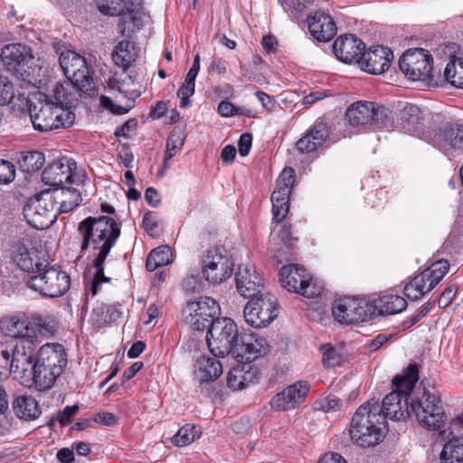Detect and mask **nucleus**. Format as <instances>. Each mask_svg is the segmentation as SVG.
I'll use <instances>...</instances> for the list:
<instances>
[{
    "label": "nucleus",
    "mask_w": 463,
    "mask_h": 463,
    "mask_svg": "<svg viewBox=\"0 0 463 463\" xmlns=\"http://www.w3.org/2000/svg\"><path fill=\"white\" fill-rule=\"evenodd\" d=\"M233 262L224 249L215 247L206 250L203 258V278L213 285L221 284L232 274Z\"/></svg>",
    "instance_id": "obj_14"
},
{
    "label": "nucleus",
    "mask_w": 463,
    "mask_h": 463,
    "mask_svg": "<svg viewBox=\"0 0 463 463\" xmlns=\"http://www.w3.org/2000/svg\"><path fill=\"white\" fill-rule=\"evenodd\" d=\"M289 190L275 188L271 194L273 219L276 222H281L289 210Z\"/></svg>",
    "instance_id": "obj_36"
},
{
    "label": "nucleus",
    "mask_w": 463,
    "mask_h": 463,
    "mask_svg": "<svg viewBox=\"0 0 463 463\" xmlns=\"http://www.w3.org/2000/svg\"><path fill=\"white\" fill-rule=\"evenodd\" d=\"M62 200L60 203V212L69 213L78 206L81 201L80 193L74 188L62 190Z\"/></svg>",
    "instance_id": "obj_44"
},
{
    "label": "nucleus",
    "mask_w": 463,
    "mask_h": 463,
    "mask_svg": "<svg viewBox=\"0 0 463 463\" xmlns=\"http://www.w3.org/2000/svg\"><path fill=\"white\" fill-rule=\"evenodd\" d=\"M387 432V423L382 415L379 399L372 398L362 404L353 415L349 435L351 439L363 448L377 445Z\"/></svg>",
    "instance_id": "obj_2"
},
{
    "label": "nucleus",
    "mask_w": 463,
    "mask_h": 463,
    "mask_svg": "<svg viewBox=\"0 0 463 463\" xmlns=\"http://www.w3.org/2000/svg\"><path fill=\"white\" fill-rule=\"evenodd\" d=\"M241 341V346L238 354L244 356L246 360H255L268 351L269 345L266 340L254 333L242 335Z\"/></svg>",
    "instance_id": "obj_30"
},
{
    "label": "nucleus",
    "mask_w": 463,
    "mask_h": 463,
    "mask_svg": "<svg viewBox=\"0 0 463 463\" xmlns=\"http://www.w3.org/2000/svg\"><path fill=\"white\" fill-rule=\"evenodd\" d=\"M250 381V373L245 372L244 368L240 366L232 368L227 375V385L234 391L245 388Z\"/></svg>",
    "instance_id": "obj_42"
},
{
    "label": "nucleus",
    "mask_w": 463,
    "mask_h": 463,
    "mask_svg": "<svg viewBox=\"0 0 463 463\" xmlns=\"http://www.w3.org/2000/svg\"><path fill=\"white\" fill-rule=\"evenodd\" d=\"M318 463H347L346 460L337 453H328L324 455Z\"/></svg>",
    "instance_id": "obj_64"
},
{
    "label": "nucleus",
    "mask_w": 463,
    "mask_h": 463,
    "mask_svg": "<svg viewBox=\"0 0 463 463\" xmlns=\"http://www.w3.org/2000/svg\"><path fill=\"white\" fill-rule=\"evenodd\" d=\"M100 101H101V104L107 108V109H110L112 112L116 113V114H125L127 113L129 109H130V105H128V108H125V106H117L113 103L112 99L109 97H106V96H101L100 97Z\"/></svg>",
    "instance_id": "obj_59"
},
{
    "label": "nucleus",
    "mask_w": 463,
    "mask_h": 463,
    "mask_svg": "<svg viewBox=\"0 0 463 463\" xmlns=\"http://www.w3.org/2000/svg\"><path fill=\"white\" fill-rule=\"evenodd\" d=\"M0 328L11 337L20 338L18 343L35 345L42 337L52 334L53 328L43 317L26 318L24 317H6L0 320Z\"/></svg>",
    "instance_id": "obj_6"
},
{
    "label": "nucleus",
    "mask_w": 463,
    "mask_h": 463,
    "mask_svg": "<svg viewBox=\"0 0 463 463\" xmlns=\"http://www.w3.org/2000/svg\"><path fill=\"white\" fill-rule=\"evenodd\" d=\"M15 177L14 165L6 160H0V184H8Z\"/></svg>",
    "instance_id": "obj_51"
},
{
    "label": "nucleus",
    "mask_w": 463,
    "mask_h": 463,
    "mask_svg": "<svg viewBox=\"0 0 463 463\" xmlns=\"http://www.w3.org/2000/svg\"><path fill=\"white\" fill-rule=\"evenodd\" d=\"M124 0H98V8L103 14L117 16L124 14Z\"/></svg>",
    "instance_id": "obj_45"
},
{
    "label": "nucleus",
    "mask_w": 463,
    "mask_h": 463,
    "mask_svg": "<svg viewBox=\"0 0 463 463\" xmlns=\"http://www.w3.org/2000/svg\"><path fill=\"white\" fill-rule=\"evenodd\" d=\"M402 72L411 80H429L432 72V56L424 49L408 50L399 60Z\"/></svg>",
    "instance_id": "obj_17"
},
{
    "label": "nucleus",
    "mask_w": 463,
    "mask_h": 463,
    "mask_svg": "<svg viewBox=\"0 0 463 463\" xmlns=\"http://www.w3.org/2000/svg\"><path fill=\"white\" fill-rule=\"evenodd\" d=\"M59 61L71 83L83 92L92 89L93 79L84 57L73 51L68 50L61 53Z\"/></svg>",
    "instance_id": "obj_13"
},
{
    "label": "nucleus",
    "mask_w": 463,
    "mask_h": 463,
    "mask_svg": "<svg viewBox=\"0 0 463 463\" xmlns=\"http://www.w3.org/2000/svg\"><path fill=\"white\" fill-rule=\"evenodd\" d=\"M411 415L419 424L428 430L438 431L440 437L452 435V430L445 429L447 416L440 397L430 389L423 387L411 396Z\"/></svg>",
    "instance_id": "obj_4"
},
{
    "label": "nucleus",
    "mask_w": 463,
    "mask_h": 463,
    "mask_svg": "<svg viewBox=\"0 0 463 463\" xmlns=\"http://www.w3.org/2000/svg\"><path fill=\"white\" fill-rule=\"evenodd\" d=\"M236 288L245 298L264 293V279L251 265H241L235 276Z\"/></svg>",
    "instance_id": "obj_20"
},
{
    "label": "nucleus",
    "mask_w": 463,
    "mask_h": 463,
    "mask_svg": "<svg viewBox=\"0 0 463 463\" xmlns=\"http://www.w3.org/2000/svg\"><path fill=\"white\" fill-rule=\"evenodd\" d=\"M14 345L0 343V367L6 368L9 365L14 354Z\"/></svg>",
    "instance_id": "obj_56"
},
{
    "label": "nucleus",
    "mask_w": 463,
    "mask_h": 463,
    "mask_svg": "<svg viewBox=\"0 0 463 463\" xmlns=\"http://www.w3.org/2000/svg\"><path fill=\"white\" fill-rule=\"evenodd\" d=\"M137 53L134 44L129 41H121L115 46L112 59L116 65L126 71L136 60Z\"/></svg>",
    "instance_id": "obj_38"
},
{
    "label": "nucleus",
    "mask_w": 463,
    "mask_h": 463,
    "mask_svg": "<svg viewBox=\"0 0 463 463\" xmlns=\"http://www.w3.org/2000/svg\"><path fill=\"white\" fill-rule=\"evenodd\" d=\"M209 349L214 357H225L238 345L236 324L228 317L215 318L206 335Z\"/></svg>",
    "instance_id": "obj_9"
},
{
    "label": "nucleus",
    "mask_w": 463,
    "mask_h": 463,
    "mask_svg": "<svg viewBox=\"0 0 463 463\" xmlns=\"http://www.w3.org/2000/svg\"><path fill=\"white\" fill-rule=\"evenodd\" d=\"M457 289V286L454 285L446 288L438 300L439 307L441 308L447 307L454 299Z\"/></svg>",
    "instance_id": "obj_55"
},
{
    "label": "nucleus",
    "mask_w": 463,
    "mask_h": 463,
    "mask_svg": "<svg viewBox=\"0 0 463 463\" xmlns=\"http://www.w3.org/2000/svg\"><path fill=\"white\" fill-rule=\"evenodd\" d=\"M23 213L27 222L37 230L49 228L57 218L52 199L43 194L30 198Z\"/></svg>",
    "instance_id": "obj_16"
},
{
    "label": "nucleus",
    "mask_w": 463,
    "mask_h": 463,
    "mask_svg": "<svg viewBox=\"0 0 463 463\" xmlns=\"http://www.w3.org/2000/svg\"><path fill=\"white\" fill-rule=\"evenodd\" d=\"M222 373V365L213 357L202 356L197 359L195 374L202 383L219 378Z\"/></svg>",
    "instance_id": "obj_32"
},
{
    "label": "nucleus",
    "mask_w": 463,
    "mask_h": 463,
    "mask_svg": "<svg viewBox=\"0 0 463 463\" xmlns=\"http://www.w3.org/2000/svg\"><path fill=\"white\" fill-rule=\"evenodd\" d=\"M129 82H126L125 80H121L117 78L116 76L113 78H110L109 80V87L111 90L118 91L120 94H128L131 93L135 96H137L134 90H130L128 88Z\"/></svg>",
    "instance_id": "obj_54"
},
{
    "label": "nucleus",
    "mask_w": 463,
    "mask_h": 463,
    "mask_svg": "<svg viewBox=\"0 0 463 463\" xmlns=\"http://www.w3.org/2000/svg\"><path fill=\"white\" fill-rule=\"evenodd\" d=\"M247 324L260 328L269 325L278 316L276 298L269 293L250 298L243 309Z\"/></svg>",
    "instance_id": "obj_12"
},
{
    "label": "nucleus",
    "mask_w": 463,
    "mask_h": 463,
    "mask_svg": "<svg viewBox=\"0 0 463 463\" xmlns=\"http://www.w3.org/2000/svg\"><path fill=\"white\" fill-rule=\"evenodd\" d=\"M393 53L391 49L383 46H373L363 53L360 64L364 71L371 74H382L392 63Z\"/></svg>",
    "instance_id": "obj_24"
},
{
    "label": "nucleus",
    "mask_w": 463,
    "mask_h": 463,
    "mask_svg": "<svg viewBox=\"0 0 463 463\" xmlns=\"http://www.w3.org/2000/svg\"><path fill=\"white\" fill-rule=\"evenodd\" d=\"M407 307L406 300L398 295H385L375 301V308L382 316L394 315L402 312Z\"/></svg>",
    "instance_id": "obj_35"
},
{
    "label": "nucleus",
    "mask_w": 463,
    "mask_h": 463,
    "mask_svg": "<svg viewBox=\"0 0 463 463\" xmlns=\"http://www.w3.org/2000/svg\"><path fill=\"white\" fill-rule=\"evenodd\" d=\"M295 172L292 168H285L277 180L276 188L289 190L291 192L295 182Z\"/></svg>",
    "instance_id": "obj_50"
},
{
    "label": "nucleus",
    "mask_w": 463,
    "mask_h": 463,
    "mask_svg": "<svg viewBox=\"0 0 463 463\" xmlns=\"http://www.w3.org/2000/svg\"><path fill=\"white\" fill-rule=\"evenodd\" d=\"M124 12L126 11L132 20L133 14L137 13L142 8V0H128L127 3H123Z\"/></svg>",
    "instance_id": "obj_63"
},
{
    "label": "nucleus",
    "mask_w": 463,
    "mask_h": 463,
    "mask_svg": "<svg viewBox=\"0 0 463 463\" xmlns=\"http://www.w3.org/2000/svg\"><path fill=\"white\" fill-rule=\"evenodd\" d=\"M364 49V43L353 34L340 36L333 44L335 57L345 63H359Z\"/></svg>",
    "instance_id": "obj_23"
},
{
    "label": "nucleus",
    "mask_w": 463,
    "mask_h": 463,
    "mask_svg": "<svg viewBox=\"0 0 463 463\" xmlns=\"http://www.w3.org/2000/svg\"><path fill=\"white\" fill-rule=\"evenodd\" d=\"M75 163L67 158L53 161L42 174L43 182L50 186H62L73 182L72 167Z\"/></svg>",
    "instance_id": "obj_25"
},
{
    "label": "nucleus",
    "mask_w": 463,
    "mask_h": 463,
    "mask_svg": "<svg viewBox=\"0 0 463 463\" xmlns=\"http://www.w3.org/2000/svg\"><path fill=\"white\" fill-rule=\"evenodd\" d=\"M388 115V109L384 107L375 106L373 103L372 117H370V127L382 128L385 125Z\"/></svg>",
    "instance_id": "obj_49"
},
{
    "label": "nucleus",
    "mask_w": 463,
    "mask_h": 463,
    "mask_svg": "<svg viewBox=\"0 0 463 463\" xmlns=\"http://www.w3.org/2000/svg\"><path fill=\"white\" fill-rule=\"evenodd\" d=\"M449 268V264L445 260H439L432 263L406 284L403 290L404 295L412 301L420 299L439 283L448 272Z\"/></svg>",
    "instance_id": "obj_11"
},
{
    "label": "nucleus",
    "mask_w": 463,
    "mask_h": 463,
    "mask_svg": "<svg viewBox=\"0 0 463 463\" xmlns=\"http://www.w3.org/2000/svg\"><path fill=\"white\" fill-rule=\"evenodd\" d=\"M30 118L33 128L42 132L69 128L75 120L74 113L62 106L48 102L47 97L30 108Z\"/></svg>",
    "instance_id": "obj_7"
},
{
    "label": "nucleus",
    "mask_w": 463,
    "mask_h": 463,
    "mask_svg": "<svg viewBox=\"0 0 463 463\" xmlns=\"http://www.w3.org/2000/svg\"><path fill=\"white\" fill-rule=\"evenodd\" d=\"M143 227L151 236L157 234L158 224L155 213L147 212L144 214Z\"/></svg>",
    "instance_id": "obj_53"
},
{
    "label": "nucleus",
    "mask_w": 463,
    "mask_h": 463,
    "mask_svg": "<svg viewBox=\"0 0 463 463\" xmlns=\"http://www.w3.org/2000/svg\"><path fill=\"white\" fill-rule=\"evenodd\" d=\"M309 391V384L299 381L278 393L271 400V406L276 410L288 411L304 401Z\"/></svg>",
    "instance_id": "obj_26"
},
{
    "label": "nucleus",
    "mask_w": 463,
    "mask_h": 463,
    "mask_svg": "<svg viewBox=\"0 0 463 463\" xmlns=\"http://www.w3.org/2000/svg\"><path fill=\"white\" fill-rule=\"evenodd\" d=\"M281 285L290 292L300 294L306 298L317 295L315 287L311 284V276L299 265L283 266L279 271Z\"/></svg>",
    "instance_id": "obj_19"
},
{
    "label": "nucleus",
    "mask_w": 463,
    "mask_h": 463,
    "mask_svg": "<svg viewBox=\"0 0 463 463\" xmlns=\"http://www.w3.org/2000/svg\"><path fill=\"white\" fill-rule=\"evenodd\" d=\"M14 414L23 420H32L40 417L42 411L38 402L32 396H17L13 402Z\"/></svg>",
    "instance_id": "obj_31"
},
{
    "label": "nucleus",
    "mask_w": 463,
    "mask_h": 463,
    "mask_svg": "<svg viewBox=\"0 0 463 463\" xmlns=\"http://www.w3.org/2000/svg\"><path fill=\"white\" fill-rule=\"evenodd\" d=\"M442 438L449 439L440 453L442 463H463V438L455 437L453 433Z\"/></svg>",
    "instance_id": "obj_34"
},
{
    "label": "nucleus",
    "mask_w": 463,
    "mask_h": 463,
    "mask_svg": "<svg viewBox=\"0 0 463 463\" xmlns=\"http://www.w3.org/2000/svg\"><path fill=\"white\" fill-rule=\"evenodd\" d=\"M219 304L210 297L201 298L197 301L188 302L183 310L186 324L194 330L211 327L214 317L219 315Z\"/></svg>",
    "instance_id": "obj_15"
},
{
    "label": "nucleus",
    "mask_w": 463,
    "mask_h": 463,
    "mask_svg": "<svg viewBox=\"0 0 463 463\" xmlns=\"http://www.w3.org/2000/svg\"><path fill=\"white\" fill-rule=\"evenodd\" d=\"M422 119V111L414 104L405 105L399 113V124L407 131L415 130Z\"/></svg>",
    "instance_id": "obj_37"
},
{
    "label": "nucleus",
    "mask_w": 463,
    "mask_h": 463,
    "mask_svg": "<svg viewBox=\"0 0 463 463\" xmlns=\"http://www.w3.org/2000/svg\"><path fill=\"white\" fill-rule=\"evenodd\" d=\"M14 98V90L12 81L5 76H0V105L11 103Z\"/></svg>",
    "instance_id": "obj_48"
},
{
    "label": "nucleus",
    "mask_w": 463,
    "mask_h": 463,
    "mask_svg": "<svg viewBox=\"0 0 463 463\" xmlns=\"http://www.w3.org/2000/svg\"><path fill=\"white\" fill-rule=\"evenodd\" d=\"M373 102L358 101L350 105L345 118L354 127L366 128L372 117Z\"/></svg>",
    "instance_id": "obj_33"
},
{
    "label": "nucleus",
    "mask_w": 463,
    "mask_h": 463,
    "mask_svg": "<svg viewBox=\"0 0 463 463\" xmlns=\"http://www.w3.org/2000/svg\"><path fill=\"white\" fill-rule=\"evenodd\" d=\"M328 136L327 126L324 123H317L297 142L296 146L301 153L313 152L327 139Z\"/></svg>",
    "instance_id": "obj_29"
},
{
    "label": "nucleus",
    "mask_w": 463,
    "mask_h": 463,
    "mask_svg": "<svg viewBox=\"0 0 463 463\" xmlns=\"http://www.w3.org/2000/svg\"><path fill=\"white\" fill-rule=\"evenodd\" d=\"M340 403L341 402L336 396L329 395L322 401L321 408L326 411H335L339 408Z\"/></svg>",
    "instance_id": "obj_62"
},
{
    "label": "nucleus",
    "mask_w": 463,
    "mask_h": 463,
    "mask_svg": "<svg viewBox=\"0 0 463 463\" xmlns=\"http://www.w3.org/2000/svg\"><path fill=\"white\" fill-rule=\"evenodd\" d=\"M94 421L103 424L105 426H111L116 424L117 418L113 413L102 411L94 416Z\"/></svg>",
    "instance_id": "obj_60"
},
{
    "label": "nucleus",
    "mask_w": 463,
    "mask_h": 463,
    "mask_svg": "<svg viewBox=\"0 0 463 463\" xmlns=\"http://www.w3.org/2000/svg\"><path fill=\"white\" fill-rule=\"evenodd\" d=\"M71 82L57 83L52 90V96H46L48 99V102H52L57 106H62L65 108L68 104L71 103V99L69 98V94L67 92V86H70Z\"/></svg>",
    "instance_id": "obj_46"
},
{
    "label": "nucleus",
    "mask_w": 463,
    "mask_h": 463,
    "mask_svg": "<svg viewBox=\"0 0 463 463\" xmlns=\"http://www.w3.org/2000/svg\"><path fill=\"white\" fill-rule=\"evenodd\" d=\"M34 346L17 343L13 348L14 354L8 365L14 377L28 387L34 383V364H33Z\"/></svg>",
    "instance_id": "obj_18"
},
{
    "label": "nucleus",
    "mask_w": 463,
    "mask_h": 463,
    "mask_svg": "<svg viewBox=\"0 0 463 463\" xmlns=\"http://www.w3.org/2000/svg\"><path fill=\"white\" fill-rule=\"evenodd\" d=\"M27 286L47 298H58L65 294L71 287V278L55 266L45 261L43 269L32 276Z\"/></svg>",
    "instance_id": "obj_8"
},
{
    "label": "nucleus",
    "mask_w": 463,
    "mask_h": 463,
    "mask_svg": "<svg viewBox=\"0 0 463 463\" xmlns=\"http://www.w3.org/2000/svg\"><path fill=\"white\" fill-rule=\"evenodd\" d=\"M308 30L312 36L320 42L330 41L336 33L334 20L328 14L316 12L307 18Z\"/></svg>",
    "instance_id": "obj_28"
},
{
    "label": "nucleus",
    "mask_w": 463,
    "mask_h": 463,
    "mask_svg": "<svg viewBox=\"0 0 463 463\" xmlns=\"http://www.w3.org/2000/svg\"><path fill=\"white\" fill-rule=\"evenodd\" d=\"M172 261V252L168 246H160L154 249L147 256L146 267L148 271L165 266Z\"/></svg>",
    "instance_id": "obj_39"
},
{
    "label": "nucleus",
    "mask_w": 463,
    "mask_h": 463,
    "mask_svg": "<svg viewBox=\"0 0 463 463\" xmlns=\"http://www.w3.org/2000/svg\"><path fill=\"white\" fill-rule=\"evenodd\" d=\"M419 380L417 364H410L401 374L392 379L393 391L387 394L380 405L381 413L392 420H405L411 416V396Z\"/></svg>",
    "instance_id": "obj_3"
},
{
    "label": "nucleus",
    "mask_w": 463,
    "mask_h": 463,
    "mask_svg": "<svg viewBox=\"0 0 463 463\" xmlns=\"http://www.w3.org/2000/svg\"><path fill=\"white\" fill-rule=\"evenodd\" d=\"M332 315L341 324L364 322L369 317L364 303L350 298L335 301L332 307Z\"/></svg>",
    "instance_id": "obj_21"
},
{
    "label": "nucleus",
    "mask_w": 463,
    "mask_h": 463,
    "mask_svg": "<svg viewBox=\"0 0 463 463\" xmlns=\"http://www.w3.org/2000/svg\"><path fill=\"white\" fill-rule=\"evenodd\" d=\"M251 143L252 136L250 133H244L241 136L238 142V147L239 153L241 156H246L250 153Z\"/></svg>",
    "instance_id": "obj_57"
},
{
    "label": "nucleus",
    "mask_w": 463,
    "mask_h": 463,
    "mask_svg": "<svg viewBox=\"0 0 463 463\" xmlns=\"http://www.w3.org/2000/svg\"><path fill=\"white\" fill-rule=\"evenodd\" d=\"M392 336V335L380 334L376 335L368 345V348L371 352H374L378 350L381 346H383L388 340Z\"/></svg>",
    "instance_id": "obj_61"
},
{
    "label": "nucleus",
    "mask_w": 463,
    "mask_h": 463,
    "mask_svg": "<svg viewBox=\"0 0 463 463\" xmlns=\"http://www.w3.org/2000/svg\"><path fill=\"white\" fill-rule=\"evenodd\" d=\"M184 138L180 132H172L167 138L165 161L170 160L178 151L181 150Z\"/></svg>",
    "instance_id": "obj_47"
},
{
    "label": "nucleus",
    "mask_w": 463,
    "mask_h": 463,
    "mask_svg": "<svg viewBox=\"0 0 463 463\" xmlns=\"http://www.w3.org/2000/svg\"><path fill=\"white\" fill-rule=\"evenodd\" d=\"M12 259L21 269L32 274L43 269V264L45 262L41 259L38 250L31 247V241L25 239L14 245Z\"/></svg>",
    "instance_id": "obj_22"
},
{
    "label": "nucleus",
    "mask_w": 463,
    "mask_h": 463,
    "mask_svg": "<svg viewBox=\"0 0 463 463\" xmlns=\"http://www.w3.org/2000/svg\"><path fill=\"white\" fill-rule=\"evenodd\" d=\"M79 411L78 405L66 406L58 415V420L61 425H67L71 422V418Z\"/></svg>",
    "instance_id": "obj_58"
},
{
    "label": "nucleus",
    "mask_w": 463,
    "mask_h": 463,
    "mask_svg": "<svg viewBox=\"0 0 463 463\" xmlns=\"http://www.w3.org/2000/svg\"><path fill=\"white\" fill-rule=\"evenodd\" d=\"M2 61L6 70L24 81L32 82L36 71L32 49L22 43L5 46L1 52Z\"/></svg>",
    "instance_id": "obj_10"
},
{
    "label": "nucleus",
    "mask_w": 463,
    "mask_h": 463,
    "mask_svg": "<svg viewBox=\"0 0 463 463\" xmlns=\"http://www.w3.org/2000/svg\"><path fill=\"white\" fill-rule=\"evenodd\" d=\"M199 437L200 431H197L194 426L187 424L179 429L172 440L176 446L184 447L194 442Z\"/></svg>",
    "instance_id": "obj_43"
},
{
    "label": "nucleus",
    "mask_w": 463,
    "mask_h": 463,
    "mask_svg": "<svg viewBox=\"0 0 463 463\" xmlns=\"http://www.w3.org/2000/svg\"><path fill=\"white\" fill-rule=\"evenodd\" d=\"M44 162L45 156L39 151L23 152L18 159L19 167L25 173L38 171Z\"/></svg>",
    "instance_id": "obj_40"
},
{
    "label": "nucleus",
    "mask_w": 463,
    "mask_h": 463,
    "mask_svg": "<svg viewBox=\"0 0 463 463\" xmlns=\"http://www.w3.org/2000/svg\"><path fill=\"white\" fill-rule=\"evenodd\" d=\"M80 251L89 249L93 256V267L96 271L91 285V293L96 295L101 283L109 282V278L104 274V261L120 235V228L110 217H88L78 225Z\"/></svg>",
    "instance_id": "obj_1"
},
{
    "label": "nucleus",
    "mask_w": 463,
    "mask_h": 463,
    "mask_svg": "<svg viewBox=\"0 0 463 463\" xmlns=\"http://www.w3.org/2000/svg\"><path fill=\"white\" fill-rule=\"evenodd\" d=\"M436 143L449 156L463 150V124H447L437 135Z\"/></svg>",
    "instance_id": "obj_27"
},
{
    "label": "nucleus",
    "mask_w": 463,
    "mask_h": 463,
    "mask_svg": "<svg viewBox=\"0 0 463 463\" xmlns=\"http://www.w3.org/2000/svg\"><path fill=\"white\" fill-rule=\"evenodd\" d=\"M444 75L451 85L463 89V59L450 60L445 68Z\"/></svg>",
    "instance_id": "obj_41"
},
{
    "label": "nucleus",
    "mask_w": 463,
    "mask_h": 463,
    "mask_svg": "<svg viewBox=\"0 0 463 463\" xmlns=\"http://www.w3.org/2000/svg\"><path fill=\"white\" fill-rule=\"evenodd\" d=\"M323 350V363L326 366L331 367L338 364L341 361L340 355L336 350L329 345H326L322 347Z\"/></svg>",
    "instance_id": "obj_52"
},
{
    "label": "nucleus",
    "mask_w": 463,
    "mask_h": 463,
    "mask_svg": "<svg viewBox=\"0 0 463 463\" xmlns=\"http://www.w3.org/2000/svg\"><path fill=\"white\" fill-rule=\"evenodd\" d=\"M67 364V355L61 345L46 344L38 351L34 362V385L38 391L51 389Z\"/></svg>",
    "instance_id": "obj_5"
}]
</instances>
